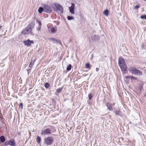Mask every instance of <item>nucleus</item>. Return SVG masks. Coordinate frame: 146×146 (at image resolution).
Segmentation results:
<instances>
[{
    "label": "nucleus",
    "mask_w": 146,
    "mask_h": 146,
    "mask_svg": "<svg viewBox=\"0 0 146 146\" xmlns=\"http://www.w3.org/2000/svg\"><path fill=\"white\" fill-rule=\"evenodd\" d=\"M36 21L38 25V26H41L42 25V23H41V22L39 21L38 19H36Z\"/></svg>",
    "instance_id": "nucleus-21"
},
{
    "label": "nucleus",
    "mask_w": 146,
    "mask_h": 146,
    "mask_svg": "<svg viewBox=\"0 0 146 146\" xmlns=\"http://www.w3.org/2000/svg\"><path fill=\"white\" fill-rule=\"evenodd\" d=\"M44 142L45 145L48 146L52 143L53 139L51 137L48 136L44 139Z\"/></svg>",
    "instance_id": "nucleus-6"
},
{
    "label": "nucleus",
    "mask_w": 146,
    "mask_h": 146,
    "mask_svg": "<svg viewBox=\"0 0 146 146\" xmlns=\"http://www.w3.org/2000/svg\"><path fill=\"white\" fill-rule=\"evenodd\" d=\"M88 97L89 99L90 100L92 98V95L91 94H90L88 95Z\"/></svg>",
    "instance_id": "nucleus-27"
},
{
    "label": "nucleus",
    "mask_w": 146,
    "mask_h": 146,
    "mask_svg": "<svg viewBox=\"0 0 146 146\" xmlns=\"http://www.w3.org/2000/svg\"><path fill=\"white\" fill-rule=\"evenodd\" d=\"M38 11L39 13H41L43 11H44V8L43 7H40L39 8Z\"/></svg>",
    "instance_id": "nucleus-16"
},
{
    "label": "nucleus",
    "mask_w": 146,
    "mask_h": 146,
    "mask_svg": "<svg viewBox=\"0 0 146 146\" xmlns=\"http://www.w3.org/2000/svg\"><path fill=\"white\" fill-rule=\"evenodd\" d=\"M9 145L12 146H15V140L13 139H10L9 141Z\"/></svg>",
    "instance_id": "nucleus-11"
},
{
    "label": "nucleus",
    "mask_w": 146,
    "mask_h": 146,
    "mask_svg": "<svg viewBox=\"0 0 146 146\" xmlns=\"http://www.w3.org/2000/svg\"><path fill=\"white\" fill-rule=\"evenodd\" d=\"M49 127H47V126L44 127V129H42L41 131L40 134L42 136L49 135L51 134L52 130H54L53 131H56L54 127L52 126Z\"/></svg>",
    "instance_id": "nucleus-1"
},
{
    "label": "nucleus",
    "mask_w": 146,
    "mask_h": 146,
    "mask_svg": "<svg viewBox=\"0 0 146 146\" xmlns=\"http://www.w3.org/2000/svg\"><path fill=\"white\" fill-rule=\"evenodd\" d=\"M2 27V26L0 25V31Z\"/></svg>",
    "instance_id": "nucleus-35"
},
{
    "label": "nucleus",
    "mask_w": 146,
    "mask_h": 146,
    "mask_svg": "<svg viewBox=\"0 0 146 146\" xmlns=\"http://www.w3.org/2000/svg\"><path fill=\"white\" fill-rule=\"evenodd\" d=\"M5 145H9V141H6L5 143Z\"/></svg>",
    "instance_id": "nucleus-30"
},
{
    "label": "nucleus",
    "mask_w": 146,
    "mask_h": 146,
    "mask_svg": "<svg viewBox=\"0 0 146 146\" xmlns=\"http://www.w3.org/2000/svg\"><path fill=\"white\" fill-rule=\"evenodd\" d=\"M139 5H137L135 6V9H137L139 8Z\"/></svg>",
    "instance_id": "nucleus-32"
},
{
    "label": "nucleus",
    "mask_w": 146,
    "mask_h": 146,
    "mask_svg": "<svg viewBox=\"0 0 146 146\" xmlns=\"http://www.w3.org/2000/svg\"><path fill=\"white\" fill-rule=\"evenodd\" d=\"M92 39L94 41H97L99 39V36L97 35H95L93 37Z\"/></svg>",
    "instance_id": "nucleus-14"
},
{
    "label": "nucleus",
    "mask_w": 146,
    "mask_h": 146,
    "mask_svg": "<svg viewBox=\"0 0 146 146\" xmlns=\"http://www.w3.org/2000/svg\"><path fill=\"white\" fill-rule=\"evenodd\" d=\"M118 64L121 70L124 73L127 70V66L124 60L121 57H120L118 59Z\"/></svg>",
    "instance_id": "nucleus-2"
},
{
    "label": "nucleus",
    "mask_w": 146,
    "mask_h": 146,
    "mask_svg": "<svg viewBox=\"0 0 146 146\" xmlns=\"http://www.w3.org/2000/svg\"><path fill=\"white\" fill-rule=\"evenodd\" d=\"M129 70L130 72L135 75L140 76L142 74L141 71L134 67H131Z\"/></svg>",
    "instance_id": "nucleus-4"
},
{
    "label": "nucleus",
    "mask_w": 146,
    "mask_h": 146,
    "mask_svg": "<svg viewBox=\"0 0 146 146\" xmlns=\"http://www.w3.org/2000/svg\"><path fill=\"white\" fill-rule=\"evenodd\" d=\"M115 114H117V113L116 112V113H115Z\"/></svg>",
    "instance_id": "nucleus-36"
},
{
    "label": "nucleus",
    "mask_w": 146,
    "mask_h": 146,
    "mask_svg": "<svg viewBox=\"0 0 146 146\" xmlns=\"http://www.w3.org/2000/svg\"><path fill=\"white\" fill-rule=\"evenodd\" d=\"M52 7L55 11L57 12L60 11L62 13H63V7L60 4L58 3H54L52 4Z\"/></svg>",
    "instance_id": "nucleus-5"
},
{
    "label": "nucleus",
    "mask_w": 146,
    "mask_h": 146,
    "mask_svg": "<svg viewBox=\"0 0 146 146\" xmlns=\"http://www.w3.org/2000/svg\"><path fill=\"white\" fill-rule=\"evenodd\" d=\"M99 68H96V72H98V71H99Z\"/></svg>",
    "instance_id": "nucleus-34"
},
{
    "label": "nucleus",
    "mask_w": 146,
    "mask_h": 146,
    "mask_svg": "<svg viewBox=\"0 0 146 146\" xmlns=\"http://www.w3.org/2000/svg\"><path fill=\"white\" fill-rule=\"evenodd\" d=\"M36 140L38 143H39L41 141V137H40L39 136H37V138L36 139Z\"/></svg>",
    "instance_id": "nucleus-18"
},
{
    "label": "nucleus",
    "mask_w": 146,
    "mask_h": 146,
    "mask_svg": "<svg viewBox=\"0 0 146 146\" xmlns=\"http://www.w3.org/2000/svg\"><path fill=\"white\" fill-rule=\"evenodd\" d=\"M33 64H34L33 62V63H32V62H31V63L29 64V67L31 68L32 67L33 65Z\"/></svg>",
    "instance_id": "nucleus-28"
},
{
    "label": "nucleus",
    "mask_w": 146,
    "mask_h": 146,
    "mask_svg": "<svg viewBox=\"0 0 146 146\" xmlns=\"http://www.w3.org/2000/svg\"><path fill=\"white\" fill-rule=\"evenodd\" d=\"M48 30L49 32L51 33H54L57 31V27L56 26L53 27L52 25L49 24L47 25Z\"/></svg>",
    "instance_id": "nucleus-7"
},
{
    "label": "nucleus",
    "mask_w": 146,
    "mask_h": 146,
    "mask_svg": "<svg viewBox=\"0 0 146 146\" xmlns=\"http://www.w3.org/2000/svg\"><path fill=\"white\" fill-rule=\"evenodd\" d=\"M75 6L74 3H71V6L69 7L70 12L72 14H74V8Z\"/></svg>",
    "instance_id": "nucleus-10"
},
{
    "label": "nucleus",
    "mask_w": 146,
    "mask_h": 146,
    "mask_svg": "<svg viewBox=\"0 0 146 146\" xmlns=\"http://www.w3.org/2000/svg\"><path fill=\"white\" fill-rule=\"evenodd\" d=\"M72 65L71 64H69L66 67V70L68 71H70L71 69L72 68Z\"/></svg>",
    "instance_id": "nucleus-17"
},
{
    "label": "nucleus",
    "mask_w": 146,
    "mask_h": 146,
    "mask_svg": "<svg viewBox=\"0 0 146 146\" xmlns=\"http://www.w3.org/2000/svg\"><path fill=\"white\" fill-rule=\"evenodd\" d=\"M54 22L56 23L57 25H58L59 24V23L57 21H54Z\"/></svg>",
    "instance_id": "nucleus-33"
},
{
    "label": "nucleus",
    "mask_w": 146,
    "mask_h": 146,
    "mask_svg": "<svg viewBox=\"0 0 146 146\" xmlns=\"http://www.w3.org/2000/svg\"><path fill=\"white\" fill-rule=\"evenodd\" d=\"M5 140V139L4 136H1L0 137V141L1 143H4Z\"/></svg>",
    "instance_id": "nucleus-15"
},
{
    "label": "nucleus",
    "mask_w": 146,
    "mask_h": 146,
    "mask_svg": "<svg viewBox=\"0 0 146 146\" xmlns=\"http://www.w3.org/2000/svg\"><path fill=\"white\" fill-rule=\"evenodd\" d=\"M74 19L73 17L72 16H68L67 17V19L69 20H72Z\"/></svg>",
    "instance_id": "nucleus-25"
},
{
    "label": "nucleus",
    "mask_w": 146,
    "mask_h": 146,
    "mask_svg": "<svg viewBox=\"0 0 146 146\" xmlns=\"http://www.w3.org/2000/svg\"><path fill=\"white\" fill-rule=\"evenodd\" d=\"M34 25L33 23H31L28 25L25 29H23L22 32V35L27 34L31 32L32 30L34 28Z\"/></svg>",
    "instance_id": "nucleus-3"
},
{
    "label": "nucleus",
    "mask_w": 146,
    "mask_h": 146,
    "mask_svg": "<svg viewBox=\"0 0 146 146\" xmlns=\"http://www.w3.org/2000/svg\"><path fill=\"white\" fill-rule=\"evenodd\" d=\"M50 40L53 42H56L57 43H59L61 44L60 42L58 41L56 39L54 38H50Z\"/></svg>",
    "instance_id": "nucleus-12"
},
{
    "label": "nucleus",
    "mask_w": 146,
    "mask_h": 146,
    "mask_svg": "<svg viewBox=\"0 0 146 146\" xmlns=\"http://www.w3.org/2000/svg\"><path fill=\"white\" fill-rule=\"evenodd\" d=\"M44 86L46 88H48L50 86V85L48 83H46L44 84Z\"/></svg>",
    "instance_id": "nucleus-20"
},
{
    "label": "nucleus",
    "mask_w": 146,
    "mask_h": 146,
    "mask_svg": "<svg viewBox=\"0 0 146 146\" xmlns=\"http://www.w3.org/2000/svg\"><path fill=\"white\" fill-rule=\"evenodd\" d=\"M42 7L44 8V11L45 12L49 13L52 11V8L50 6L46 5L43 4Z\"/></svg>",
    "instance_id": "nucleus-8"
},
{
    "label": "nucleus",
    "mask_w": 146,
    "mask_h": 146,
    "mask_svg": "<svg viewBox=\"0 0 146 146\" xmlns=\"http://www.w3.org/2000/svg\"><path fill=\"white\" fill-rule=\"evenodd\" d=\"M104 15H105L106 16H108V11L107 10H105L104 12Z\"/></svg>",
    "instance_id": "nucleus-22"
},
{
    "label": "nucleus",
    "mask_w": 146,
    "mask_h": 146,
    "mask_svg": "<svg viewBox=\"0 0 146 146\" xmlns=\"http://www.w3.org/2000/svg\"><path fill=\"white\" fill-rule=\"evenodd\" d=\"M62 89H63L62 88H59L57 89L56 90V92H57L58 93H60L62 91Z\"/></svg>",
    "instance_id": "nucleus-19"
},
{
    "label": "nucleus",
    "mask_w": 146,
    "mask_h": 146,
    "mask_svg": "<svg viewBox=\"0 0 146 146\" xmlns=\"http://www.w3.org/2000/svg\"><path fill=\"white\" fill-rule=\"evenodd\" d=\"M23 43L25 45L29 46H30L31 44H33L34 42L33 40H30L28 39L24 41Z\"/></svg>",
    "instance_id": "nucleus-9"
},
{
    "label": "nucleus",
    "mask_w": 146,
    "mask_h": 146,
    "mask_svg": "<svg viewBox=\"0 0 146 146\" xmlns=\"http://www.w3.org/2000/svg\"><path fill=\"white\" fill-rule=\"evenodd\" d=\"M127 77H129V78H133V79H135V80H136L137 79L136 78H135V77H133V76H129L126 77V78H127Z\"/></svg>",
    "instance_id": "nucleus-29"
},
{
    "label": "nucleus",
    "mask_w": 146,
    "mask_h": 146,
    "mask_svg": "<svg viewBox=\"0 0 146 146\" xmlns=\"http://www.w3.org/2000/svg\"><path fill=\"white\" fill-rule=\"evenodd\" d=\"M140 17L141 19H146V15H141L140 16Z\"/></svg>",
    "instance_id": "nucleus-24"
},
{
    "label": "nucleus",
    "mask_w": 146,
    "mask_h": 146,
    "mask_svg": "<svg viewBox=\"0 0 146 146\" xmlns=\"http://www.w3.org/2000/svg\"><path fill=\"white\" fill-rule=\"evenodd\" d=\"M111 105H110L109 103H108L106 104V106L108 107V109L110 111H112L113 110V108L111 106Z\"/></svg>",
    "instance_id": "nucleus-13"
},
{
    "label": "nucleus",
    "mask_w": 146,
    "mask_h": 146,
    "mask_svg": "<svg viewBox=\"0 0 146 146\" xmlns=\"http://www.w3.org/2000/svg\"><path fill=\"white\" fill-rule=\"evenodd\" d=\"M85 67L86 68H90V64L89 63H86L85 65Z\"/></svg>",
    "instance_id": "nucleus-23"
},
{
    "label": "nucleus",
    "mask_w": 146,
    "mask_h": 146,
    "mask_svg": "<svg viewBox=\"0 0 146 146\" xmlns=\"http://www.w3.org/2000/svg\"><path fill=\"white\" fill-rule=\"evenodd\" d=\"M19 107L21 109H23V104L22 103H21L20 105H19Z\"/></svg>",
    "instance_id": "nucleus-31"
},
{
    "label": "nucleus",
    "mask_w": 146,
    "mask_h": 146,
    "mask_svg": "<svg viewBox=\"0 0 146 146\" xmlns=\"http://www.w3.org/2000/svg\"><path fill=\"white\" fill-rule=\"evenodd\" d=\"M41 26H38L37 28V29L38 31H40L41 29Z\"/></svg>",
    "instance_id": "nucleus-26"
}]
</instances>
